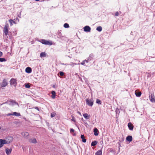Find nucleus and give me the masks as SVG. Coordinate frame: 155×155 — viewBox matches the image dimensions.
<instances>
[{
    "instance_id": "nucleus-1",
    "label": "nucleus",
    "mask_w": 155,
    "mask_h": 155,
    "mask_svg": "<svg viewBox=\"0 0 155 155\" xmlns=\"http://www.w3.org/2000/svg\"><path fill=\"white\" fill-rule=\"evenodd\" d=\"M9 25L7 23L5 24L4 28L3 29V31L5 34V35H7L8 33Z\"/></svg>"
},
{
    "instance_id": "nucleus-2",
    "label": "nucleus",
    "mask_w": 155,
    "mask_h": 155,
    "mask_svg": "<svg viewBox=\"0 0 155 155\" xmlns=\"http://www.w3.org/2000/svg\"><path fill=\"white\" fill-rule=\"evenodd\" d=\"M40 42L43 44L51 45H52L51 42L45 39H41Z\"/></svg>"
},
{
    "instance_id": "nucleus-3",
    "label": "nucleus",
    "mask_w": 155,
    "mask_h": 155,
    "mask_svg": "<svg viewBox=\"0 0 155 155\" xmlns=\"http://www.w3.org/2000/svg\"><path fill=\"white\" fill-rule=\"evenodd\" d=\"M86 104L90 106H92L93 104L94 101L93 99L89 100L88 99H87L86 100Z\"/></svg>"
},
{
    "instance_id": "nucleus-4",
    "label": "nucleus",
    "mask_w": 155,
    "mask_h": 155,
    "mask_svg": "<svg viewBox=\"0 0 155 155\" xmlns=\"http://www.w3.org/2000/svg\"><path fill=\"white\" fill-rule=\"evenodd\" d=\"M13 138L12 137L9 136L7 137L5 140V142L6 144H8L11 142L13 140Z\"/></svg>"
},
{
    "instance_id": "nucleus-5",
    "label": "nucleus",
    "mask_w": 155,
    "mask_h": 155,
    "mask_svg": "<svg viewBox=\"0 0 155 155\" xmlns=\"http://www.w3.org/2000/svg\"><path fill=\"white\" fill-rule=\"evenodd\" d=\"M10 84L11 85H13L15 87L17 84L16 79L14 78H12L10 81Z\"/></svg>"
},
{
    "instance_id": "nucleus-6",
    "label": "nucleus",
    "mask_w": 155,
    "mask_h": 155,
    "mask_svg": "<svg viewBox=\"0 0 155 155\" xmlns=\"http://www.w3.org/2000/svg\"><path fill=\"white\" fill-rule=\"evenodd\" d=\"M12 147H11L10 149L7 148H6L5 151L7 155H9L11 153L12 150Z\"/></svg>"
},
{
    "instance_id": "nucleus-7",
    "label": "nucleus",
    "mask_w": 155,
    "mask_h": 155,
    "mask_svg": "<svg viewBox=\"0 0 155 155\" xmlns=\"http://www.w3.org/2000/svg\"><path fill=\"white\" fill-rule=\"evenodd\" d=\"M21 135L25 138H27L29 136V134L26 132H23L21 133Z\"/></svg>"
},
{
    "instance_id": "nucleus-8",
    "label": "nucleus",
    "mask_w": 155,
    "mask_h": 155,
    "mask_svg": "<svg viewBox=\"0 0 155 155\" xmlns=\"http://www.w3.org/2000/svg\"><path fill=\"white\" fill-rule=\"evenodd\" d=\"M28 141L30 143H37V141L35 138L29 139Z\"/></svg>"
},
{
    "instance_id": "nucleus-9",
    "label": "nucleus",
    "mask_w": 155,
    "mask_h": 155,
    "mask_svg": "<svg viewBox=\"0 0 155 155\" xmlns=\"http://www.w3.org/2000/svg\"><path fill=\"white\" fill-rule=\"evenodd\" d=\"M6 144L5 140L0 139V148L2 147L4 144Z\"/></svg>"
},
{
    "instance_id": "nucleus-10",
    "label": "nucleus",
    "mask_w": 155,
    "mask_h": 155,
    "mask_svg": "<svg viewBox=\"0 0 155 155\" xmlns=\"http://www.w3.org/2000/svg\"><path fill=\"white\" fill-rule=\"evenodd\" d=\"M7 84V83L6 81V80L4 79L3 81L1 83V87H5Z\"/></svg>"
},
{
    "instance_id": "nucleus-11",
    "label": "nucleus",
    "mask_w": 155,
    "mask_h": 155,
    "mask_svg": "<svg viewBox=\"0 0 155 155\" xmlns=\"http://www.w3.org/2000/svg\"><path fill=\"white\" fill-rule=\"evenodd\" d=\"M91 30V28L88 26H86L84 28V31L85 32H90Z\"/></svg>"
},
{
    "instance_id": "nucleus-12",
    "label": "nucleus",
    "mask_w": 155,
    "mask_h": 155,
    "mask_svg": "<svg viewBox=\"0 0 155 155\" xmlns=\"http://www.w3.org/2000/svg\"><path fill=\"white\" fill-rule=\"evenodd\" d=\"M149 97L150 101L152 102H155L154 96L153 94H151L150 95Z\"/></svg>"
},
{
    "instance_id": "nucleus-13",
    "label": "nucleus",
    "mask_w": 155,
    "mask_h": 155,
    "mask_svg": "<svg viewBox=\"0 0 155 155\" xmlns=\"http://www.w3.org/2000/svg\"><path fill=\"white\" fill-rule=\"evenodd\" d=\"M128 126L129 129L130 130H133L134 128V126L131 123H129L128 124Z\"/></svg>"
},
{
    "instance_id": "nucleus-14",
    "label": "nucleus",
    "mask_w": 155,
    "mask_h": 155,
    "mask_svg": "<svg viewBox=\"0 0 155 155\" xmlns=\"http://www.w3.org/2000/svg\"><path fill=\"white\" fill-rule=\"evenodd\" d=\"M25 72L28 73H31L32 71L31 68L29 67H28L25 69Z\"/></svg>"
},
{
    "instance_id": "nucleus-15",
    "label": "nucleus",
    "mask_w": 155,
    "mask_h": 155,
    "mask_svg": "<svg viewBox=\"0 0 155 155\" xmlns=\"http://www.w3.org/2000/svg\"><path fill=\"white\" fill-rule=\"evenodd\" d=\"M135 94L136 96L139 97L141 94V92L140 91H139L136 90L135 91Z\"/></svg>"
},
{
    "instance_id": "nucleus-16",
    "label": "nucleus",
    "mask_w": 155,
    "mask_h": 155,
    "mask_svg": "<svg viewBox=\"0 0 155 155\" xmlns=\"http://www.w3.org/2000/svg\"><path fill=\"white\" fill-rule=\"evenodd\" d=\"M84 117L86 119H89L90 118V115H88L87 113L84 114H83Z\"/></svg>"
},
{
    "instance_id": "nucleus-17",
    "label": "nucleus",
    "mask_w": 155,
    "mask_h": 155,
    "mask_svg": "<svg viewBox=\"0 0 155 155\" xmlns=\"http://www.w3.org/2000/svg\"><path fill=\"white\" fill-rule=\"evenodd\" d=\"M94 135L95 136H97L98 135V131L97 128H94Z\"/></svg>"
},
{
    "instance_id": "nucleus-18",
    "label": "nucleus",
    "mask_w": 155,
    "mask_h": 155,
    "mask_svg": "<svg viewBox=\"0 0 155 155\" xmlns=\"http://www.w3.org/2000/svg\"><path fill=\"white\" fill-rule=\"evenodd\" d=\"M126 140L127 141L130 142L132 140V137L131 136H128L126 138Z\"/></svg>"
},
{
    "instance_id": "nucleus-19",
    "label": "nucleus",
    "mask_w": 155,
    "mask_h": 155,
    "mask_svg": "<svg viewBox=\"0 0 155 155\" xmlns=\"http://www.w3.org/2000/svg\"><path fill=\"white\" fill-rule=\"evenodd\" d=\"M52 95L51 97L53 99H54L55 97L56 92L54 91H53L51 92Z\"/></svg>"
},
{
    "instance_id": "nucleus-20",
    "label": "nucleus",
    "mask_w": 155,
    "mask_h": 155,
    "mask_svg": "<svg viewBox=\"0 0 155 155\" xmlns=\"http://www.w3.org/2000/svg\"><path fill=\"white\" fill-rule=\"evenodd\" d=\"M81 137L82 139V141L84 143H85L86 141V139L85 138L84 136V135H81Z\"/></svg>"
},
{
    "instance_id": "nucleus-21",
    "label": "nucleus",
    "mask_w": 155,
    "mask_h": 155,
    "mask_svg": "<svg viewBox=\"0 0 155 155\" xmlns=\"http://www.w3.org/2000/svg\"><path fill=\"white\" fill-rule=\"evenodd\" d=\"M97 143V141L96 140L94 141L91 143V146H96Z\"/></svg>"
},
{
    "instance_id": "nucleus-22",
    "label": "nucleus",
    "mask_w": 155,
    "mask_h": 155,
    "mask_svg": "<svg viewBox=\"0 0 155 155\" xmlns=\"http://www.w3.org/2000/svg\"><path fill=\"white\" fill-rule=\"evenodd\" d=\"M46 54L45 52H42L40 54V56L41 57H46Z\"/></svg>"
},
{
    "instance_id": "nucleus-23",
    "label": "nucleus",
    "mask_w": 155,
    "mask_h": 155,
    "mask_svg": "<svg viewBox=\"0 0 155 155\" xmlns=\"http://www.w3.org/2000/svg\"><path fill=\"white\" fill-rule=\"evenodd\" d=\"M13 115L16 116H20L21 114L19 113H17L16 112H14L13 113Z\"/></svg>"
},
{
    "instance_id": "nucleus-24",
    "label": "nucleus",
    "mask_w": 155,
    "mask_h": 155,
    "mask_svg": "<svg viewBox=\"0 0 155 155\" xmlns=\"http://www.w3.org/2000/svg\"><path fill=\"white\" fill-rule=\"evenodd\" d=\"M102 150H99L97 151L95 153V155H102Z\"/></svg>"
},
{
    "instance_id": "nucleus-25",
    "label": "nucleus",
    "mask_w": 155,
    "mask_h": 155,
    "mask_svg": "<svg viewBox=\"0 0 155 155\" xmlns=\"http://www.w3.org/2000/svg\"><path fill=\"white\" fill-rule=\"evenodd\" d=\"M94 57V55L93 54H91L90 55V56L88 58V60H89V61L93 59V57Z\"/></svg>"
},
{
    "instance_id": "nucleus-26",
    "label": "nucleus",
    "mask_w": 155,
    "mask_h": 155,
    "mask_svg": "<svg viewBox=\"0 0 155 155\" xmlns=\"http://www.w3.org/2000/svg\"><path fill=\"white\" fill-rule=\"evenodd\" d=\"M96 30L100 32L102 30V28L101 26H99L97 27V28H96Z\"/></svg>"
},
{
    "instance_id": "nucleus-27",
    "label": "nucleus",
    "mask_w": 155,
    "mask_h": 155,
    "mask_svg": "<svg viewBox=\"0 0 155 155\" xmlns=\"http://www.w3.org/2000/svg\"><path fill=\"white\" fill-rule=\"evenodd\" d=\"M96 103L97 104H102V102H101V101L99 99H97V100H96Z\"/></svg>"
},
{
    "instance_id": "nucleus-28",
    "label": "nucleus",
    "mask_w": 155,
    "mask_h": 155,
    "mask_svg": "<svg viewBox=\"0 0 155 155\" xmlns=\"http://www.w3.org/2000/svg\"><path fill=\"white\" fill-rule=\"evenodd\" d=\"M64 27L65 28H69V25H68V23H65L64 24Z\"/></svg>"
},
{
    "instance_id": "nucleus-29",
    "label": "nucleus",
    "mask_w": 155,
    "mask_h": 155,
    "mask_svg": "<svg viewBox=\"0 0 155 155\" xmlns=\"http://www.w3.org/2000/svg\"><path fill=\"white\" fill-rule=\"evenodd\" d=\"M13 20L11 19H9V22L10 23V26H12L13 25Z\"/></svg>"
},
{
    "instance_id": "nucleus-30",
    "label": "nucleus",
    "mask_w": 155,
    "mask_h": 155,
    "mask_svg": "<svg viewBox=\"0 0 155 155\" xmlns=\"http://www.w3.org/2000/svg\"><path fill=\"white\" fill-rule=\"evenodd\" d=\"M25 86L26 88H29L30 87V84L28 83H26L25 84Z\"/></svg>"
},
{
    "instance_id": "nucleus-31",
    "label": "nucleus",
    "mask_w": 155,
    "mask_h": 155,
    "mask_svg": "<svg viewBox=\"0 0 155 155\" xmlns=\"http://www.w3.org/2000/svg\"><path fill=\"white\" fill-rule=\"evenodd\" d=\"M6 61V59L4 58H0V62H4Z\"/></svg>"
},
{
    "instance_id": "nucleus-32",
    "label": "nucleus",
    "mask_w": 155,
    "mask_h": 155,
    "mask_svg": "<svg viewBox=\"0 0 155 155\" xmlns=\"http://www.w3.org/2000/svg\"><path fill=\"white\" fill-rule=\"evenodd\" d=\"M59 74L61 76H63L64 75V73L62 71H60L59 72Z\"/></svg>"
},
{
    "instance_id": "nucleus-33",
    "label": "nucleus",
    "mask_w": 155,
    "mask_h": 155,
    "mask_svg": "<svg viewBox=\"0 0 155 155\" xmlns=\"http://www.w3.org/2000/svg\"><path fill=\"white\" fill-rule=\"evenodd\" d=\"M110 152H114L115 150L111 148L110 150Z\"/></svg>"
},
{
    "instance_id": "nucleus-34",
    "label": "nucleus",
    "mask_w": 155,
    "mask_h": 155,
    "mask_svg": "<svg viewBox=\"0 0 155 155\" xmlns=\"http://www.w3.org/2000/svg\"><path fill=\"white\" fill-rule=\"evenodd\" d=\"M74 129L72 128H71L70 130V132L71 133H73L74 132Z\"/></svg>"
},
{
    "instance_id": "nucleus-35",
    "label": "nucleus",
    "mask_w": 155,
    "mask_h": 155,
    "mask_svg": "<svg viewBox=\"0 0 155 155\" xmlns=\"http://www.w3.org/2000/svg\"><path fill=\"white\" fill-rule=\"evenodd\" d=\"M124 140V137H122L121 138V139L120 140V142H123Z\"/></svg>"
},
{
    "instance_id": "nucleus-36",
    "label": "nucleus",
    "mask_w": 155,
    "mask_h": 155,
    "mask_svg": "<svg viewBox=\"0 0 155 155\" xmlns=\"http://www.w3.org/2000/svg\"><path fill=\"white\" fill-rule=\"evenodd\" d=\"M55 116V114H54L51 113V117H54Z\"/></svg>"
},
{
    "instance_id": "nucleus-37",
    "label": "nucleus",
    "mask_w": 155,
    "mask_h": 155,
    "mask_svg": "<svg viewBox=\"0 0 155 155\" xmlns=\"http://www.w3.org/2000/svg\"><path fill=\"white\" fill-rule=\"evenodd\" d=\"M116 113L117 114H119V113H120V111H119V110L118 109H117L116 110Z\"/></svg>"
},
{
    "instance_id": "nucleus-38",
    "label": "nucleus",
    "mask_w": 155,
    "mask_h": 155,
    "mask_svg": "<svg viewBox=\"0 0 155 155\" xmlns=\"http://www.w3.org/2000/svg\"><path fill=\"white\" fill-rule=\"evenodd\" d=\"M71 117H72V121H73L74 122H75V120L74 119V117L73 116H71Z\"/></svg>"
},
{
    "instance_id": "nucleus-39",
    "label": "nucleus",
    "mask_w": 155,
    "mask_h": 155,
    "mask_svg": "<svg viewBox=\"0 0 155 155\" xmlns=\"http://www.w3.org/2000/svg\"><path fill=\"white\" fill-rule=\"evenodd\" d=\"M115 15L116 16H118L119 15V13L118 12H116Z\"/></svg>"
},
{
    "instance_id": "nucleus-40",
    "label": "nucleus",
    "mask_w": 155,
    "mask_h": 155,
    "mask_svg": "<svg viewBox=\"0 0 155 155\" xmlns=\"http://www.w3.org/2000/svg\"><path fill=\"white\" fill-rule=\"evenodd\" d=\"M11 115H13V114L12 113H8L7 114V116H8Z\"/></svg>"
},
{
    "instance_id": "nucleus-41",
    "label": "nucleus",
    "mask_w": 155,
    "mask_h": 155,
    "mask_svg": "<svg viewBox=\"0 0 155 155\" xmlns=\"http://www.w3.org/2000/svg\"><path fill=\"white\" fill-rule=\"evenodd\" d=\"M85 64V61H82V62L81 63V64L82 65H84Z\"/></svg>"
},
{
    "instance_id": "nucleus-42",
    "label": "nucleus",
    "mask_w": 155,
    "mask_h": 155,
    "mask_svg": "<svg viewBox=\"0 0 155 155\" xmlns=\"http://www.w3.org/2000/svg\"><path fill=\"white\" fill-rule=\"evenodd\" d=\"M3 55V53L2 52L0 51V57H2Z\"/></svg>"
},
{
    "instance_id": "nucleus-43",
    "label": "nucleus",
    "mask_w": 155,
    "mask_h": 155,
    "mask_svg": "<svg viewBox=\"0 0 155 155\" xmlns=\"http://www.w3.org/2000/svg\"><path fill=\"white\" fill-rule=\"evenodd\" d=\"M84 61H85V62H86L87 63H88V61H89V60H88V59L87 60H84Z\"/></svg>"
},
{
    "instance_id": "nucleus-44",
    "label": "nucleus",
    "mask_w": 155,
    "mask_h": 155,
    "mask_svg": "<svg viewBox=\"0 0 155 155\" xmlns=\"http://www.w3.org/2000/svg\"><path fill=\"white\" fill-rule=\"evenodd\" d=\"M38 111H39V109L38 107H36L35 108Z\"/></svg>"
},
{
    "instance_id": "nucleus-45",
    "label": "nucleus",
    "mask_w": 155,
    "mask_h": 155,
    "mask_svg": "<svg viewBox=\"0 0 155 155\" xmlns=\"http://www.w3.org/2000/svg\"><path fill=\"white\" fill-rule=\"evenodd\" d=\"M13 23L15 24H17V22H16V20H15V21H13Z\"/></svg>"
},
{
    "instance_id": "nucleus-46",
    "label": "nucleus",
    "mask_w": 155,
    "mask_h": 155,
    "mask_svg": "<svg viewBox=\"0 0 155 155\" xmlns=\"http://www.w3.org/2000/svg\"><path fill=\"white\" fill-rule=\"evenodd\" d=\"M14 20H16H16H18V21H19V19H18V18H17H17H16V19H14Z\"/></svg>"
},
{
    "instance_id": "nucleus-47",
    "label": "nucleus",
    "mask_w": 155,
    "mask_h": 155,
    "mask_svg": "<svg viewBox=\"0 0 155 155\" xmlns=\"http://www.w3.org/2000/svg\"><path fill=\"white\" fill-rule=\"evenodd\" d=\"M77 113L78 114H79L80 115H81V113L79 111H78Z\"/></svg>"
},
{
    "instance_id": "nucleus-48",
    "label": "nucleus",
    "mask_w": 155,
    "mask_h": 155,
    "mask_svg": "<svg viewBox=\"0 0 155 155\" xmlns=\"http://www.w3.org/2000/svg\"><path fill=\"white\" fill-rule=\"evenodd\" d=\"M52 87L54 88H55V85H54L53 86H52Z\"/></svg>"
},
{
    "instance_id": "nucleus-49",
    "label": "nucleus",
    "mask_w": 155,
    "mask_h": 155,
    "mask_svg": "<svg viewBox=\"0 0 155 155\" xmlns=\"http://www.w3.org/2000/svg\"><path fill=\"white\" fill-rule=\"evenodd\" d=\"M7 102H5L3 104H7Z\"/></svg>"
},
{
    "instance_id": "nucleus-50",
    "label": "nucleus",
    "mask_w": 155,
    "mask_h": 155,
    "mask_svg": "<svg viewBox=\"0 0 155 155\" xmlns=\"http://www.w3.org/2000/svg\"><path fill=\"white\" fill-rule=\"evenodd\" d=\"M3 104H0V106L2 105Z\"/></svg>"
},
{
    "instance_id": "nucleus-51",
    "label": "nucleus",
    "mask_w": 155,
    "mask_h": 155,
    "mask_svg": "<svg viewBox=\"0 0 155 155\" xmlns=\"http://www.w3.org/2000/svg\"><path fill=\"white\" fill-rule=\"evenodd\" d=\"M13 101V100H11V102H12Z\"/></svg>"
},
{
    "instance_id": "nucleus-52",
    "label": "nucleus",
    "mask_w": 155,
    "mask_h": 155,
    "mask_svg": "<svg viewBox=\"0 0 155 155\" xmlns=\"http://www.w3.org/2000/svg\"><path fill=\"white\" fill-rule=\"evenodd\" d=\"M62 64L63 65H64L65 64H64V63H63Z\"/></svg>"
},
{
    "instance_id": "nucleus-53",
    "label": "nucleus",
    "mask_w": 155,
    "mask_h": 155,
    "mask_svg": "<svg viewBox=\"0 0 155 155\" xmlns=\"http://www.w3.org/2000/svg\"><path fill=\"white\" fill-rule=\"evenodd\" d=\"M26 119V118H25H25H24V119Z\"/></svg>"
},
{
    "instance_id": "nucleus-54",
    "label": "nucleus",
    "mask_w": 155,
    "mask_h": 155,
    "mask_svg": "<svg viewBox=\"0 0 155 155\" xmlns=\"http://www.w3.org/2000/svg\"><path fill=\"white\" fill-rule=\"evenodd\" d=\"M64 65H67V64H65Z\"/></svg>"
},
{
    "instance_id": "nucleus-55",
    "label": "nucleus",
    "mask_w": 155,
    "mask_h": 155,
    "mask_svg": "<svg viewBox=\"0 0 155 155\" xmlns=\"http://www.w3.org/2000/svg\"><path fill=\"white\" fill-rule=\"evenodd\" d=\"M82 120H83V118H82Z\"/></svg>"
},
{
    "instance_id": "nucleus-56",
    "label": "nucleus",
    "mask_w": 155,
    "mask_h": 155,
    "mask_svg": "<svg viewBox=\"0 0 155 155\" xmlns=\"http://www.w3.org/2000/svg\"><path fill=\"white\" fill-rule=\"evenodd\" d=\"M1 129V127H0V129Z\"/></svg>"
}]
</instances>
